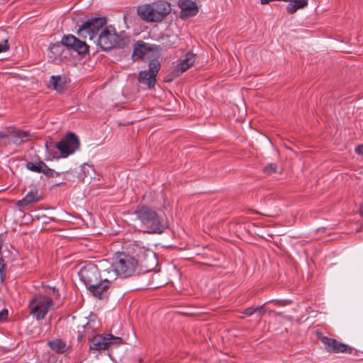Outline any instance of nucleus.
<instances>
[{"mask_svg":"<svg viewBox=\"0 0 363 363\" xmlns=\"http://www.w3.org/2000/svg\"><path fill=\"white\" fill-rule=\"evenodd\" d=\"M9 312L8 310L4 307L0 309V323L4 322L8 318Z\"/></svg>","mask_w":363,"mask_h":363,"instance_id":"29","label":"nucleus"},{"mask_svg":"<svg viewBox=\"0 0 363 363\" xmlns=\"http://www.w3.org/2000/svg\"><path fill=\"white\" fill-rule=\"evenodd\" d=\"M179 6L181 8V17L182 18L195 16L199 11L196 4L191 0L181 1Z\"/></svg>","mask_w":363,"mask_h":363,"instance_id":"19","label":"nucleus"},{"mask_svg":"<svg viewBox=\"0 0 363 363\" xmlns=\"http://www.w3.org/2000/svg\"><path fill=\"white\" fill-rule=\"evenodd\" d=\"M355 152L359 155H363V145L357 146L355 148Z\"/></svg>","mask_w":363,"mask_h":363,"instance_id":"30","label":"nucleus"},{"mask_svg":"<svg viewBox=\"0 0 363 363\" xmlns=\"http://www.w3.org/2000/svg\"><path fill=\"white\" fill-rule=\"evenodd\" d=\"M59 297V292L55 287L50 289L48 295L38 294L30 301V313L37 320H43L53 306V298Z\"/></svg>","mask_w":363,"mask_h":363,"instance_id":"2","label":"nucleus"},{"mask_svg":"<svg viewBox=\"0 0 363 363\" xmlns=\"http://www.w3.org/2000/svg\"><path fill=\"white\" fill-rule=\"evenodd\" d=\"M257 312H259L261 314H263L264 313V311H263V308L262 309H258Z\"/></svg>","mask_w":363,"mask_h":363,"instance_id":"34","label":"nucleus"},{"mask_svg":"<svg viewBox=\"0 0 363 363\" xmlns=\"http://www.w3.org/2000/svg\"><path fill=\"white\" fill-rule=\"evenodd\" d=\"M90 350H105L116 347L122 344L123 340L120 337L111 334H96L91 340Z\"/></svg>","mask_w":363,"mask_h":363,"instance_id":"9","label":"nucleus"},{"mask_svg":"<svg viewBox=\"0 0 363 363\" xmlns=\"http://www.w3.org/2000/svg\"><path fill=\"white\" fill-rule=\"evenodd\" d=\"M101 260L99 262L97 265L89 263L82 267L79 272L80 280L85 284L86 289L88 286H93L96 283H99L104 271L101 268Z\"/></svg>","mask_w":363,"mask_h":363,"instance_id":"7","label":"nucleus"},{"mask_svg":"<svg viewBox=\"0 0 363 363\" xmlns=\"http://www.w3.org/2000/svg\"><path fill=\"white\" fill-rule=\"evenodd\" d=\"M63 43L69 49L79 55H84L88 52V45L86 43L79 40L75 36L70 35L63 37Z\"/></svg>","mask_w":363,"mask_h":363,"instance_id":"16","label":"nucleus"},{"mask_svg":"<svg viewBox=\"0 0 363 363\" xmlns=\"http://www.w3.org/2000/svg\"><path fill=\"white\" fill-rule=\"evenodd\" d=\"M70 55L69 49L63 43V38L61 42L51 45L48 52L49 62L56 65H60L64 62Z\"/></svg>","mask_w":363,"mask_h":363,"instance_id":"13","label":"nucleus"},{"mask_svg":"<svg viewBox=\"0 0 363 363\" xmlns=\"http://www.w3.org/2000/svg\"><path fill=\"white\" fill-rule=\"evenodd\" d=\"M40 200V197L39 196L38 191L31 190L25 196L24 198L18 201L17 206L20 208H24L27 206L33 203L38 202Z\"/></svg>","mask_w":363,"mask_h":363,"instance_id":"21","label":"nucleus"},{"mask_svg":"<svg viewBox=\"0 0 363 363\" xmlns=\"http://www.w3.org/2000/svg\"><path fill=\"white\" fill-rule=\"evenodd\" d=\"M277 165L275 163H270L264 168V172L267 174H272L277 172Z\"/></svg>","mask_w":363,"mask_h":363,"instance_id":"26","label":"nucleus"},{"mask_svg":"<svg viewBox=\"0 0 363 363\" xmlns=\"http://www.w3.org/2000/svg\"><path fill=\"white\" fill-rule=\"evenodd\" d=\"M125 249L126 255L135 257L138 264L140 263L146 267H152L157 263L155 253L141 241L130 242L125 245Z\"/></svg>","mask_w":363,"mask_h":363,"instance_id":"5","label":"nucleus"},{"mask_svg":"<svg viewBox=\"0 0 363 363\" xmlns=\"http://www.w3.org/2000/svg\"><path fill=\"white\" fill-rule=\"evenodd\" d=\"M171 11V5L165 1H157L138 6L139 17L146 22H160Z\"/></svg>","mask_w":363,"mask_h":363,"instance_id":"3","label":"nucleus"},{"mask_svg":"<svg viewBox=\"0 0 363 363\" xmlns=\"http://www.w3.org/2000/svg\"><path fill=\"white\" fill-rule=\"evenodd\" d=\"M106 23L105 18H94L83 23L78 29L77 34L79 37L93 40L96 35H99V31H102Z\"/></svg>","mask_w":363,"mask_h":363,"instance_id":"8","label":"nucleus"},{"mask_svg":"<svg viewBox=\"0 0 363 363\" xmlns=\"http://www.w3.org/2000/svg\"><path fill=\"white\" fill-rule=\"evenodd\" d=\"M8 134L9 144L12 143L19 145L29 140L30 133L28 130H21L19 129H13L6 132Z\"/></svg>","mask_w":363,"mask_h":363,"instance_id":"17","label":"nucleus"},{"mask_svg":"<svg viewBox=\"0 0 363 363\" xmlns=\"http://www.w3.org/2000/svg\"><path fill=\"white\" fill-rule=\"evenodd\" d=\"M80 146V142L78 136L72 133H67L58 143L54 144L52 142H47L45 147L48 151H50L52 147L57 148L62 157H67L74 154Z\"/></svg>","mask_w":363,"mask_h":363,"instance_id":"6","label":"nucleus"},{"mask_svg":"<svg viewBox=\"0 0 363 363\" xmlns=\"http://www.w3.org/2000/svg\"><path fill=\"white\" fill-rule=\"evenodd\" d=\"M139 221L140 230L146 233H162L164 227L157 214L147 206H142L135 211Z\"/></svg>","mask_w":363,"mask_h":363,"instance_id":"4","label":"nucleus"},{"mask_svg":"<svg viewBox=\"0 0 363 363\" xmlns=\"http://www.w3.org/2000/svg\"><path fill=\"white\" fill-rule=\"evenodd\" d=\"M7 136H8V134H6V132H1L0 131V139L6 138Z\"/></svg>","mask_w":363,"mask_h":363,"instance_id":"32","label":"nucleus"},{"mask_svg":"<svg viewBox=\"0 0 363 363\" xmlns=\"http://www.w3.org/2000/svg\"><path fill=\"white\" fill-rule=\"evenodd\" d=\"M138 260L125 252L121 253L113 262L107 259L101 260V268L104 272L113 273L115 280L118 277L127 278L133 276L138 267Z\"/></svg>","mask_w":363,"mask_h":363,"instance_id":"1","label":"nucleus"},{"mask_svg":"<svg viewBox=\"0 0 363 363\" xmlns=\"http://www.w3.org/2000/svg\"><path fill=\"white\" fill-rule=\"evenodd\" d=\"M148 70L140 71L138 74L140 83L147 85L149 89L152 88L156 83V76L160 69V62L157 59L152 60L149 63Z\"/></svg>","mask_w":363,"mask_h":363,"instance_id":"12","label":"nucleus"},{"mask_svg":"<svg viewBox=\"0 0 363 363\" xmlns=\"http://www.w3.org/2000/svg\"><path fill=\"white\" fill-rule=\"evenodd\" d=\"M48 345L53 351L57 353H64L67 349L66 343L60 339L48 342Z\"/></svg>","mask_w":363,"mask_h":363,"instance_id":"24","label":"nucleus"},{"mask_svg":"<svg viewBox=\"0 0 363 363\" xmlns=\"http://www.w3.org/2000/svg\"><path fill=\"white\" fill-rule=\"evenodd\" d=\"M4 272V260L0 259V274L2 275Z\"/></svg>","mask_w":363,"mask_h":363,"instance_id":"31","label":"nucleus"},{"mask_svg":"<svg viewBox=\"0 0 363 363\" xmlns=\"http://www.w3.org/2000/svg\"><path fill=\"white\" fill-rule=\"evenodd\" d=\"M151 48L148 44L143 42H137L134 45L132 58L134 61L144 60L150 57Z\"/></svg>","mask_w":363,"mask_h":363,"instance_id":"18","label":"nucleus"},{"mask_svg":"<svg viewBox=\"0 0 363 363\" xmlns=\"http://www.w3.org/2000/svg\"><path fill=\"white\" fill-rule=\"evenodd\" d=\"M3 306H4V302H3L2 299L0 298V309L4 308Z\"/></svg>","mask_w":363,"mask_h":363,"instance_id":"33","label":"nucleus"},{"mask_svg":"<svg viewBox=\"0 0 363 363\" xmlns=\"http://www.w3.org/2000/svg\"><path fill=\"white\" fill-rule=\"evenodd\" d=\"M195 61V55L191 52L186 53L185 58L180 60L175 68V73L179 75L186 71L191 65H193Z\"/></svg>","mask_w":363,"mask_h":363,"instance_id":"20","label":"nucleus"},{"mask_svg":"<svg viewBox=\"0 0 363 363\" xmlns=\"http://www.w3.org/2000/svg\"><path fill=\"white\" fill-rule=\"evenodd\" d=\"M119 37L116 33V29L111 26L105 27L102 31L100 32L97 42L98 45L104 50H109L118 45Z\"/></svg>","mask_w":363,"mask_h":363,"instance_id":"11","label":"nucleus"},{"mask_svg":"<svg viewBox=\"0 0 363 363\" xmlns=\"http://www.w3.org/2000/svg\"><path fill=\"white\" fill-rule=\"evenodd\" d=\"M9 50V45L7 40H4L0 42V53L6 52Z\"/></svg>","mask_w":363,"mask_h":363,"instance_id":"28","label":"nucleus"},{"mask_svg":"<svg viewBox=\"0 0 363 363\" xmlns=\"http://www.w3.org/2000/svg\"><path fill=\"white\" fill-rule=\"evenodd\" d=\"M50 83L52 85L53 88L57 91H62L64 89L62 79L60 76L52 75L50 77Z\"/></svg>","mask_w":363,"mask_h":363,"instance_id":"25","label":"nucleus"},{"mask_svg":"<svg viewBox=\"0 0 363 363\" xmlns=\"http://www.w3.org/2000/svg\"><path fill=\"white\" fill-rule=\"evenodd\" d=\"M263 307H264V305H262L261 306L256 307V308L249 307L244 311L243 313L245 315L250 316V315H252V314H254L255 313H256L258 311V309H262Z\"/></svg>","mask_w":363,"mask_h":363,"instance_id":"27","label":"nucleus"},{"mask_svg":"<svg viewBox=\"0 0 363 363\" xmlns=\"http://www.w3.org/2000/svg\"><path fill=\"white\" fill-rule=\"evenodd\" d=\"M26 168L33 172L44 173L45 174H49L52 171L48 165L42 161L38 162H28L26 164Z\"/></svg>","mask_w":363,"mask_h":363,"instance_id":"22","label":"nucleus"},{"mask_svg":"<svg viewBox=\"0 0 363 363\" xmlns=\"http://www.w3.org/2000/svg\"><path fill=\"white\" fill-rule=\"evenodd\" d=\"M114 280L115 275L113 273L110 274L107 271L104 272V275L99 280V283L88 286L87 289L94 296L99 299L106 298L109 294L111 284Z\"/></svg>","mask_w":363,"mask_h":363,"instance_id":"10","label":"nucleus"},{"mask_svg":"<svg viewBox=\"0 0 363 363\" xmlns=\"http://www.w3.org/2000/svg\"><path fill=\"white\" fill-rule=\"evenodd\" d=\"M99 324L96 321L91 320L87 321L86 324H83L81 327H78V341L84 340L86 337L89 341L96 335V331L98 330Z\"/></svg>","mask_w":363,"mask_h":363,"instance_id":"15","label":"nucleus"},{"mask_svg":"<svg viewBox=\"0 0 363 363\" xmlns=\"http://www.w3.org/2000/svg\"><path fill=\"white\" fill-rule=\"evenodd\" d=\"M325 350L330 353L345 352L351 353L352 349L347 345L335 339L323 337L321 339Z\"/></svg>","mask_w":363,"mask_h":363,"instance_id":"14","label":"nucleus"},{"mask_svg":"<svg viewBox=\"0 0 363 363\" xmlns=\"http://www.w3.org/2000/svg\"><path fill=\"white\" fill-rule=\"evenodd\" d=\"M286 11L289 13H294L298 9H303L308 5V0H292L289 1Z\"/></svg>","mask_w":363,"mask_h":363,"instance_id":"23","label":"nucleus"}]
</instances>
